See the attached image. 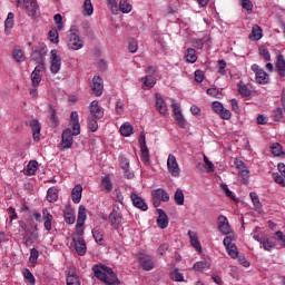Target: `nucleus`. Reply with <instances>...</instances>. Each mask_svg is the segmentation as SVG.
Wrapping results in <instances>:
<instances>
[{"label":"nucleus","instance_id":"f257e3e1","mask_svg":"<svg viewBox=\"0 0 285 285\" xmlns=\"http://www.w3.org/2000/svg\"><path fill=\"white\" fill-rule=\"evenodd\" d=\"M92 272L95 277L107 285H117L119 284V277H117V274L112 268L99 264L92 267Z\"/></svg>","mask_w":285,"mask_h":285},{"label":"nucleus","instance_id":"f03ea898","mask_svg":"<svg viewBox=\"0 0 285 285\" xmlns=\"http://www.w3.org/2000/svg\"><path fill=\"white\" fill-rule=\"evenodd\" d=\"M32 59L37 61L38 66L31 72V81H32V86L39 87V83H41V77H42L41 72H43V68H46L43 63V56H41V53H39L38 51H35L32 55Z\"/></svg>","mask_w":285,"mask_h":285},{"label":"nucleus","instance_id":"7ed1b4c3","mask_svg":"<svg viewBox=\"0 0 285 285\" xmlns=\"http://www.w3.org/2000/svg\"><path fill=\"white\" fill-rule=\"evenodd\" d=\"M234 166L237 170V175H238L242 184H248V178L250 177V171L248 170V167L246 166V164H244L238 158H235Z\"/></svg>","mask_w":285,"mask_h":285},{"label":"nucleus","instance_id":"20e7f679","mask_svg":"<svg viewBox=\"0 0 285 285\" xmlns=\"http://www.w3.org/2000/svg\"><path fill=\"white\" fill-rule=\"evenodd\" d=\"M151 197L155 208H159V206H161V202H170V196L164 188L155 189L151 193Z\"/></svg>","mask_w":285,"mask_h":285},{"label":"nucleus","instance_id":"39448f33","mask_svg":"<svg viewBox=\"0 0 285 285\" xmlns=\"http://www.w3.org/2000/svg\"><path fill=\"white\" fill-rule=\"evenodd\" d=\"M167 170L171 177H179L181 175V169L179 168V163H177V157L169 154L167 158Z\"/></svg>","mask_w":285,"mask_h":285},{"label":"nucleus","instance_id":"423d86ee","mask_svg":"<svg viewBox=\"0 0 285 285\" xmlns=\"http://www.w3.org/2000/svg\"><path fill=\"white\" fill-rule=\"evenodd\" d=\"M67 48L69 50H81L83 48V41L77 35V32L70 31L67 38Z\"/></svg>","mask_w":285,"mask_h":285},{"label":"nucleus","instance_id":"0eeeda50","mask_svg":"<svg viewBox=\"0 0 285 285\" xmlns=\"http://www.w3.org/2000/svg\"><path fill=\"white\" fill-rule=\"evenodd\" d=\"M87 217L88 215H86V207L83 205H80L76 224V230L78 236L76 237H81L83 235V224H86Z\"/></svg>","mask_w":285,"mask_h":285},{"label":"nucleus","instance_id":"6e6552de","mask_svg":"<svg viewBox=\"0 0 285 285\" xmlns=\"http://www.w3.org/2000/svg\"><path fill=\"white\" fill-rule=\"evenodd\" d=\"M50 55V72L51 75H58L59 70H61V55H59V50L57 49L51 50Z\"/></svg>","mask_w":285,"mask_h":285},{"label":"nucleus","instance_id":"1a4fd4ad","mask_svg":"<svg viewBox=\"0 0 285 285\" xmlns=\"http://www.w3.org/2000/svg\"><path fill=\"white\" fill-rule=\"evenodd\" d=\"M78 134H75V129L67 128L62 131V139H61V148L68 149L72 148V144H75V136Z\"/></svg>","mask_w":285,"mask_h":285},{"label":"nucleus","instance_id":"9d476101","mask_svg":"<svg viewBox=\"0 0 285 285\" xmlns=\"http://www.w3.org/2000/svg\"><path fill=\"white\" fill-rule=\"evenodd\" d=\"M109 224L112 226L116 230H119L121 228V225L124 224V215L116 208L112 209V212L109 214Z\"/></svg>","mask_w":285,"mask_h":285},{"label":"nucleus","instance_id":"9b49d317","mask_svg":"<svg viewBox=\"0 0 285 285\" xmlns=\"http://www.w3.org/2000/svg\"><path fill=\"white\" fill-rule=\"evenodd\" d=\"M252 70L255 73L256 83L266 85L268 83L269 77L266 71H264L257 63L252 66Z\"/></svg>","mask_w":285,"mask_h":285},{"label":"nucleus","instance_id":"f8f14e48","mask_svg":"<svg viewBox=\"0 0 285 285\" xmlns=\"http://www.w3.org/2000/svg\"><path fill=\"white\" fill-rule=\"evenodd\" d=\"M171 110L174 112V117L176 119L177 126L179 128H186V118H184V114H181V107L177 102H171Z\"/></svg>","mask_w":285,"mask_h":285},{"label":"nucleus","instance_id":"ddd939ff","mask_svg":"<svg viewBox=\"0 0 285 285\" xmlns=\"http://www.w3.org/2000/svg\"><path fill=\"white\" fill-rule=\"evenodd\" d=\"M23 6L28 17L35 19L37 14H39V4L37 3V0H23Z\"/></svg>","mask_w":285,"mask_h":285},{"label":"nucleus","instance_id":"4468645a","mask_svg":"<svg viewBox=\"0 0 285 285\" xmlns=\"http://www.w3.org/2000/svg\"><path fill=\"white\" fill-rule=\"evenodd\" d=\"M212 109L216 115H219L220 119H230L232 117L230 110L225 109L224 105L219 101L212 102Z\"/></svg>","mask_w":285,"mask_h":285},{"label":"nucleus","instance_id":"2eb2a0df","mask_svg":"<svg viewBox=\"0 0 285 285\" xmlns=\"http://www.w3.org/2000/svg\"><path fill=\"white\" fill-rule=\"evenodd\" d=\"M138 262L142 271H153V268H155V262H153V258L148 255L140 254L138 256Z\"/></svg>","mask_w":285,"mask_h":285},{"label":"nucleus","instance_id":"dca6fc26","mask_svg":"<svg viewBox=\"0 0 285 285\" xmlns=\"http://www.w3.org/2000/svg\"><path fill=\"white\" fill-rule=\"evenodd\" d=\"M72 242L75 244L76 253L80 255V257H83L86 255L88 247L86 246V240L81 237L73 236Z\"/></svg>","mask_w":285,"mask_h":285},{"label":"nucleus","instance_id":"f3484780","mask_svg":"<svg viewBox=\"0 0 285 285\" xmlns=\"http://www.w3.org/2000/svg\"><path fill=\"white\" fill-rule=\"evenodd\" d=\"M91 90L95 92L96 97H101V95H104V79H101V77H94L91 82Z\"/></svg>","mask_w":285,"mask_h":285},{"label":"nucleus","instance_id":"a211bd4d","mask_svg":"<svg viewBox=\"0 0 285 285\" xmlns=\"http://www.w3.org/2000/svg\"><path fill=\"white\" fill-rule=\"evenodd\" d=\"M218 230L223 235H230V233H233V228H230V224L228 223V218H226V216L218 217Z\"/></svg>","mask_w":285,"mask_h":285},{"label":"nucleus","instance_id":"6ab92c4d","mask_svg":"<svg viewBox=\"0 0 285 285\" xmlns=\"http://www.w3.org/2000/svg\"><path fill=\"white\" fill-rule=\"evenodd\" d=\"M52 219H55V217L48 210V208L42 209L43 226H45L46 230H48V232L52 230Z\"/></svg>","mask_w":285,"mask_h":285},{"label":"nucleus","instance_id":"aec40b11","mask_svg":"<svg viewBox=\"0 0 285 285\" xmlns=\"http://www.w3.org/2000/svg\"><path fill=\"white\" fill-rule=\"evenodd\" d=\"M89 110L92 117L96 119H101V117H104V108L99 106L97 100L91 101Z\"/></svg>","mask_w":285,"mask_h":285},{"label":"nucleus","instance_id":"412c9836","mask_svg":"<svg viewBox=\"0 0 285 285\" xmlns=\"http://www.w3.org/2000/svg\"><path fill=\"white\" fill-rule=\"evenodd\" d=\"M158 218H157V225L158 228H168V215H166V212L164 209L159 208L157 209Z\"/></svg>","mask_w":285,"mask_h":285},{"label":"nucleus","instance_id":"4be33fe9","mask_svg":"<svg viewBox=\"0 0 285 285\" xmlns=\"http://www.w3.org/2000/svg\"><path fill=\"white\" fill-rule=\"evenodd\" d=\"M130 199L135 208H139L140 210H145V212L148 210V205L146 204V202H144L141 197H138L137 194H131Z\"/></svg>","mask_w":285,"mask_h":285},{"label":"nucleus","instance_id":"5701e85b","mask_svg":"<svg viewBox=\"0 0 285 285\" xmlns=\"http://www.w3.org/2000/svg\"><path fill=\"white\" fill-rule=\"evenodd\" d=\"M30 126H31L35 141H39L41 139V124H39V120L32 119L30 121Z\"/></svg>","mask_w":285,"mask_h":285},{"label":"nucleus","instance_id":"b1692460","mask_svg":"<svg viewBox=\"0 0 285 285\" xmlns=\"http://www.w3.org/2000/svg\"><path fill=\"white\" fill-rule=\"evenodd\" d=\"M156 109L160 115H168V107L159 94H156Z\"/></svg>","mask_w":285,"mask_h":285},{"label":"nucleus","instance_id":"393cba45","mask_svg":"<svg viewBox=\"0 0 285 285\" xmlns=\"http://www.w3.org/2000/svg\"><path fill=\"white\" fill-rule=\"evenodd\" d=\"M238 92L242 97H250L253 95V85H246L244 81L237 83Z\"/></svg>","mask_w":285,"mask_h":285},{"label":"nucleus","instance_id":"a878e982","mask_svg":"<svg viewBox=\"0 0 285 285\" xmlns=\"http://www.w3.org/2000/svg\"><path fill=\"white\" fill-rule=\"evenodd\" d=\"M83 193V187L78 184L71 190V199L73 204H79L81 202V195Z\"/></svg>","mask_w":285,"mask_h":285},{"label":"nucleus","instance_id":"bb28decb","mask_svg":"<svg viewBox=\"0 0 285 285\" xmlns=\"http://www.w3.org/2000/svg\"><path fill=\"white\" fill-rule=\"evenodd\" d=\"M70 119L73 121L72 124L73 135H81V125H79V112L72 111L70 114Z\"/></svg>","mask_w":285,"mask_h":285},{"label":"nucleus","instance_id":"cd10ccee","mask_svg":"<svg viewBox=\"0 0 285 285\" xmlns=\"http://www.w3.org/2000/svg\"><path fill=\"white\" fill-rule=\"evenodd\" d=\"M12 28H14V13L9 12L7 19L4 20L6 35H9Z\"/></svg>","mask_w":285,"mask_h":285},{"label":"nucleus","instance_id":"c85d7f7f","mask_svg":"<svg viewBox=\"0 0 285 285\" xmlns=\"http://www.w3.org/2000/svg\"><path fill=\"white\" fill-rule=\"evenodd\" d=\"M249 197L252 199L254 210H256L257 213H264V210H262V202H259V196H257V193L252 191L249 194Z\"/></svg>","mask_w":285,"mask_h":285},{"label":"nucleus","instance_id":"c756f323","mask_svg":"<svg viewBox=\"0 0 285 285\" xmlns=\"http://www.w3.org/2000/svg\"><path fill=\"white\" fill-rule=\"evenodd\" d=\"M155 83H157V79H155V76L153 75H146L142 85L145 90H150V88H155Z\"/></svg>","mask_w":285,"mask_h":285},{"label":"nucleus","instance_id":"7c9ffc66","mask_svg":"<svg viewBox=\"0 0 285 285\" xmlns=\"http://www.w3.org/2000/svg\"><path fill=\"white\" fill-rule=\"evenodd\" d=\"M39 169V163L37 160H30L24 169V175L32 176Z\"/></svg>","mask_w":285,"mask_h":285},{"label":"nucleus","instance_id":"2f4dec72","mask_svg":"<svg viewBox=\"0 0 285 285\" xmlns=\"http://www.w3.org/2000/svg\"><path fill=\"white\" fill-rule=\"evenodd\" d=\"M189 239L191 242V246L198 250V253H202V244L199 243V238H197V233L189 230L188 232Z\"/></svg>","mask_w":285,"mask_h":285},{"label":"nucleus","instance_id":"473e14b6","mask_svg":"<svg viewBox=\"0 0 285 285\" xmlns=\"http://www.w3.org/2000/svg\"><path fill=\"white\" fill-rule=\"evenodd\" d=\"M263 35H262V27L255 24L252 28V32L249 35V39L250 41H259V39H262Z\"/></svg>","mask_w":285,"mask_h":285},{"label":"nucleus","instance_id":"72a5a7b5","mask_svg":"<svg viewBox=\"0 0 285 285\" xmlns=\"http://www.w3.org/2000/svg\"><path fill=\"white\" fill-rule=\"evenodd\" d=\"M194 271H198L199 273H204V271L210 269V262L208 261H200L194 264Z\"/></svg>","mask_w":285,"mask_h":285},{"label":"nucleus","instance_id":"f704fd0d","mask_svg":"<svg viewBox=\"0 0 285 285\" xmlns=\"http://www.w3.org/2000/svg\"><path fill=\"white\" fill-rule=\"evenodd\" d=\"M120 134L122 135V137H130V135H135V127L126 122L122 126H120Z\"/></svg>","mask_w":285,"mask_h":285},{"label":"nucleus","instance_id":"c9c22d12","mask_svg":"<svg viewBox=\"0 0 285 285\" xmlns=\"http://www.w3.org/2000/svg\"><path fill=\"white\" fill-rule=\"evenodd\" d=\"M59 199V191L57 190V187H50L47 191V200L52 204V202H57Z\"/></svg>","mask_w":285,"mask_h":285},{"label":"nucleus","instance_id":"e433bc0d","mask_svg":"<svg viewBox=\"0 0 285 285\" xmlns=\"http://www.w3.org/2000/svg\"><path fill=\"white\" fill-rule=\"evenodd\" d=\"M119 10L124 14H128L129 12L132 11V4H130V2H128L127 0H120V2H119Z\"/></svg>","mask_w":285,"mask_h":285},{"label":"nucleus","instance_id":"4c0bfd02","mask_svg":"<svg viewBox=\"0 0 285 285\" xmlns=\"http://www.w3.org/2000/svg\"><path fill=\"white\" fill-rule=\"evenodd\" d=\"M12 57L16 59L18 63H22V61H26V57L23 56V51L19 48L16 47L12 51Z\"/></svg>","mask_w":285,"mask_h":285},{"label":"nucleus","instance_id":"58836bf2","mask_svg":"<svg viewBox=\"0 0 285 285\" xmlns=\"http://www.w3.org/2000/svg\"><path fill=\"white\" fill-rule=\"evenodd\" d=\"M140 157L144 161V164H146V166H148V164H150V151H148V147L147 146H142L140 147Z\"/></svg>","mask_w":285,"mask_h":285},{"label":"nucleus","instance_id":"ea45409f","mask_svg":"<svg viewBox=\"0 0 285 285\" xmlns=\"http://www.w3.org/2000/svg\"><path fill=\"white\" fill-rule=\"evenodd\" d=\"M63 218L66 224L72 225L75 224L77 217L75 216V212L72 210H65L63 212Z\"/></svg>","mask_w":285,"mask_h":285},{"label":"nucleus","instance_id":"a19ab883","mask_svg":"<svg viewBox=\"0 0 285 285\" xmlns=\"http://www.w3.org/2000/svg\"><path fill=\"white\" fill-rule=\"evenodd\" d=\"M276 68H278L281 77H284L285 72V59L282 55H278L276 60Z\"/></svg>","mask_w":285,"mask_h":285},{"label":"nucleus","instance_id":"79ce46f5","mask_svg":"<svg viewBox=\"0 0 285 285\" xmlns=\"http://www.w3.org/2000/svg\"><path fill=\"white\" fill-rule=\"evenodd\" d=\"M272 155L275 157H281V155H284V149L282 148V145L279 142H275L271 146Z\"/></svg>","mask_w":285,"mask_h":285},{"label":"nucleus","instance_id":"37998d69","mask_svg":"<svg viewBox=\"0 0 285 285\" xmlns=\"http://www.w3.org/2000/svg\"><path fill=\"white\" fill-rule=\"evenodd\" d=\"M174 199L177 206H184V191L180 188L175 191Z\"/></svg>","mask_w":285,"mask_h":285},{"label":"nucleus","instance_id":"c03bdc74","mask_svg":"<svg viewBox=\"0 0 285 285\" xmlns=\"http://www.w3.org/2000/svg\"><path fill=\"white\" fill-rule=\"evenodd\" d=\"M83 10L88 17L92 16V12H95V7H92L91 0H85Z\"/></svg>","mask_w":285,"mask_h":285},{"label":"nucleus","instance_id":"a18cd8bd","mask_svg":"<svg viewBox=\"0 0 285 285\" xmlns=\"http://www.w3.org/2000/svg\"><path fill=\"white\" fill-rule=\"evenodd\" d=\"M49 41L51 43H59V31L57 29H51L49 31Z\"/></svg>","mask_w":285,"mask_h":285},{"label":"nucleus","instance_id":"49530a36","mask_svg":"<svg viewBox=\"0 0 285 285\" xmlns=\"http://www.w3.org/2000/svg\"><path fill=\"white\" fill-rule=\"evenodd\" d=\"M195 52L196 51L193 48L187 49L186 59L189 63H195V61H197V55Z\"/></svg>","mask_w":285,"mask_h":285},{"label":"nucleus","instance_id":"de8ad7c7","mask_svg":"<svg viewBox=\"0 0 285 285\" xmlns=\"http://www.w3.org/2000/svg\"><path fill=\"white\" fill-rule=\"evenodd\" d=\"M101 184L106 190V193H110L112 190V181L110 180V177L106 176L101 179Z\"/></svg>","mask_w":285,"mask_h":285},{"label":"nucleus","instance_id":"09e8293b","mask_svg":"<svg viewBox=\"0 0 285 285\" xmlns=\"http://www.w3.org/2000/svg\"><path fill=\"white\" fill-rule=\"evenodd\" d=\"M116 202L120 205H115V208L121 210V208H124V194H121V191H116Z\"/></svg>","mask_w":285,"mask_h":285},{"label":"nucleus","instance_id":"8fccbe9b","mask_svg":"<svg viewBox=\"0 0 285 285\" xmlns=\"http://www.w3.org/2000/svg\"><path fill=\"white\" fill-rule=\"evenodd\" d=\"M67 285H81L79 277L75 274L67 276Z\"/></svg>","mask_w":285,"mask_h":285},{"label":"nucleus","instance_id":"3c124183","mask_svg":"<svg viewBox=\"0 0 285 285\" xmlns=\"http://www.w3.org/2000/svg\"><path fill=\"white\" fill-rule=\"evenodd\" d=\"M88 128L91 130V132H97L99 128V124H97V119L88 118Z\"/></svg>","mask_w":285,"mask_h":285},{"label":"nucleus","instance_id":"603ef678","mask_svg":"<svg viewBox=\"0 0 285 285\" xmlns=\"http://www.w3.org/2000/svg\"><path fill=\"white\" fill-rule=\"evenodd\" d=\"M53 21H55L58 30H63V22H62L63 18L61 17L60 13L55 14Z\"/></svg>","mask_w":285,"mask_h":285},{"label":"nucleus","instance_id":"864d4df0","mask_svg":"<svg viewBox=\"0 0 285 285\" xmlns=\"http://www.w3.org/2000/svg\"><path fill=\"white\" fill-rule=\"evenodd\" d=\"M227 253L229 255V257H232V259H237V257L239 256V252L237 250V246H232V247H227Z\"/></svg>","mask_w":285,"mask_h":285},{"label":"nucleus","instance_id":"5fc2aeb1","mask_svg":"<svg viewBox=\"0 0 285 285\" xmlns=\"http://www.w3.org/2000/svg\"><path fill=\"white\" fill-rule=\"evenodd\" d=\"M273 179L276 184H279V186L285 188V177L282 176V174H273Z\"/></svg>","mask_w":285,"mask_h":285},{"label":"nucleus","instance_id":"6e6d98bb","mask_svg":"<svg viewBox=\"0 0 285 285\" xmlns=\"http://www.w3.org/2000/svg\"><path fill=\"white\" fill-rule=\"evenodd\" d=\"M171 279L174 282H184V275L179 273V269H174L171 273Z\"/></svg>","mask_w":285,"mask_h":285},{"label":"nucleus","instance_id":"4d7b16f0","mask_svg":"<svg viewBox=\"0 0 285 285\" xmlns=\"http://www.w3.org/2000/svg\"><path fill=\"white\" fill-rule=\"evenodd\" d=\"M37 259H39V252L37 250V248H32L30 250L29 262H31V264H35L37 263Z\"/></svg>","mask_w":285,"mask_h":285},{"label":"nucleus","instance_id":"13d9d810","mask_svg":"<svg viewBox=\"0 0 285 285\" xmlns=\"http://www.w3.org/2000/svg\"><path fill=\"white\" fill-rule=\"evenodd\" d=\"M242 8L247 12H253V2L250 0H242Z\"/></svg>","mask_w":285,"mask_h":285},{"label":"nucleus","instance_id":"bf43d9fd","mask_svg":"<svg viewBox=\"0 0 285 285\" xmlns=\"http://www.w3.org/2000/svg\"><path fill=\"white\" fill-rule=\"evenodd\" d=\"M261 244L263 245L264 250H271L272 248H275V245L268 238H265L263 242H261Z\"/></svg>","mask_w":285,"mask_h":285},{"label":"nucleus","instance_id":"052dcab7","mask_svg":"<svg viewBox=\"0 0 285 285\" xmlns=\"http://www.w3.org/2000/svg\"><path fill=\"white\" fill-rule=\"evenodd\" d=\"M220 188L224 190L226 197H229V199H235V195H233V191L228 188V185L222 184Z\"/></svg>","mask_w":285,"mask_h":285},{"label":"nucleus","instance_id":"680f3d73","mask_svg":"<svg viewBox=\"0 0 285 285\" xmlns=\"http://www.w3.org/2000/svg\"><path fill=\"white\" fill-rule=\"evenodd\" d=\"M217 68H218V72L220 75H226V61L225 60H218Z\"/></svg>","mask_w":285,"mask_h":285},{"label":"nucleus","instance_id":"e2e57ef3","mask_svg":"<svg viewBox=\"0 0 285 285\" xmlns=\"http://www.w3.org/2000/svg\"><path fill=\"white\" fill-rule=\"evenodd\" d=\"M23 275H24V279H27L29 282V284H35V282H36L35 275H32L30 269H26Z\"/></svg>","mask_w":285,"mask_h":285},{"label":"nucleus","instance_id":"0e129e2a","mask_svg":"<svg viewBox=\"0 0 285 285\" xmlns=\"http://www.w3.org/2000/svg\"><path fill=\"white\" fill-rule=\"evenodd\" d=\"M259 55H262V57H263V59H265V61H271V52L268 51V49L261 48Z\"/></svg>","mask_w":285,"mask_h":285},{"label":"nucleus","instance_id":"69168bd1","mask_svg":"<svg viewBox=\"0 0 285 285\" xmlns=\"http://www.w3.org/2000/svg\"><path fill=\"white\" fill-rule=\"evenodd\" d=\"M168 243H163L159 247H158V255L164 256L166 255V253H168Z\"/></svg>","mask_w":285,"mask_h":285},{"label":"nucleus","instance_id":"338daca9","mask_svg":"<svg viewBox=\"0 0 285 285\" xmlns=\"http://www.w3.org/2000/svg\"><path fill=\"white\" fill-rule=\"evenodd\" d=\"M223 244H224L226 249L235 246V243H233V236L225 237L224 240H223Z\"/></svg>","mask_w":285,"mask_h":285},{"label":"nucleus","instance_id":"774afa93","mask_svg":"<svg viewBox=\"0 0 285 285\" xmlns=\"http://www.w3.org/2000/svg\"><path fill=\"white\" fill-rule=\"evenodd\" d=\"M277 240L285 247V235L282 230L275 233Z\"/></svg>","mask_w":285,"mask_h":285}]
</instances>
